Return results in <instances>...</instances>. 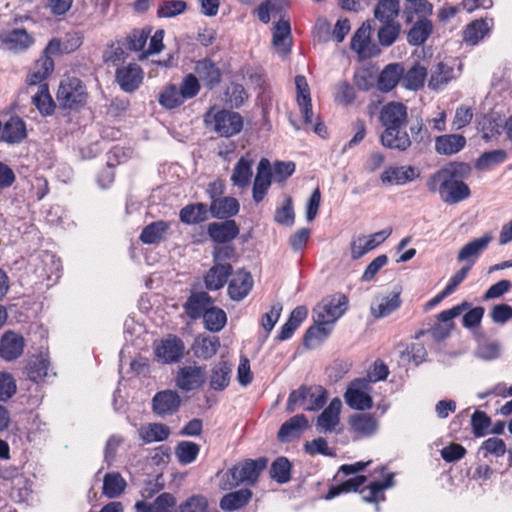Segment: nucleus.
Instances as JSON below:
<instances>
[{
	"label": "nucleus",
	"mask_w": 512,
	"mask_h": 512,
	"mask_svg": "<svg viewBox=\"0 0 512 512\" xmlns=\"http://www.w3.org/2000/svg\"><path fill=\"white\" fill-rule=\"evenodd\" d=\"M232 271L231 264H214L204 276L205 287L208 290L221 289L227 283Z\"/></svg>",
	"instance_id": "473e14b6"
},
{
	"label": "nucleus",
	"mask_w": 512,
	"mask_h": 512,
	"mask_svg": "<svg viewBox=\"0 0 512 512\" xmlns=\"http://www.w3.org/2000/svg\"><path fill=\"white\" fill-rule=\"evenodd\" d=\"M491 240V236L484 235L468 242L460 249L457 260L459 262L467 261L473 265L480 254L487 248Z\"/></svg>",
	"instance_id": "c9c22d12"
},
{
	"label": "nucleus",
	"mask_w": 512,
	"mask_h": 512,
	"mask_svg": "<svg viewBox=\"0 0 512 512\" xmlns=\"http://www.w3.org/2000/svg\"><path fill=\"white\" fill-rule=\"evenodd\" d=\"M371 386L366 378L353 380L344 393L346 404L354 410H369L373 407V399L369 392Z\"/></svg>",
	"instance_id": "6e6552de"
},
{
	"label": "nucleus",
	"mask_w": 512,
	"mask_h": 512,
	"mask_svg": "<svg viewBox=\"0 0 512 512\" xmlns=\"http://www.w3.org/2000/svg\"><path fill=\"white\" fill-rule=\"evenodd\" d=\"M401 5L399 0H378L374 7V17L379 22L397 21Z\"/></svg>",
	"instance_id": "c03bdc74"
},
{
	"label": "nucleus",
	"mask_w": 512,
	"mask_h": 512,
	"mask_svg": "<svg viewBox=\"0 0 512 512\" xmlns=\"http://www.w3.org/2000/svg\"><path fill=\"white\" fill-rule=\"evenodd\" d=\"M138 433L143 443L149 444L166 440L170 436L171 430L163 423H147L139 428Z\"/></svg>",
	"instance_id": "a19ab883"
},
{
	"label": "nucleus",
	"mask_w": 512,
	"mask_h": 512,
	"mask_svg": "<svg viewBox=\"0 0 512 512\" xmlns=\"http://www.w3.org/2000/svg\"><path fill=\"white\" fill-rule=\"evenodd\" d=\"M290 34L291 27L288 20L280 19L275 23L272 43L277 52L282 56L290 53Z\"/></svg>",
	"instance_id": "72a5a7b5"
},
{
	"label": "nucleus",
	"mask_w": 512,
	"mask_h": 512,
	"mask_svg": "<svg viewBox=\"0 0 512 512\" xmlns=\"http://www.w3.org/2000/svg\"><path fill=\"white\" fill-rule=\"evenodd\" d=\"M116 81L120 88L125 92H133L137 90L143 80V71L137 64H129L128 66L118 68L116 70Z\"/></svg>",
	"instance_id": "6ab92c4d"
},
{
	"label": "nucleus",
	"mask_w": 512,
	"mask_h": 512,
	"mask_svg": "<svg viewBox=\"0 0 512 512\" xmlns=\"http://www.w3.org/2000/svg\"><path fill=\"white\" fill-rule=\"evenodd\" d=\"M433 32V23L428 18H419L407 33V42L412 46H421Z\"/></svg>",
	"instance_id": "ea45409f"
},
{
	"label": "nucleus",
	"mask_w": 512,
	"mask_h": 512,
	"mask_svg": "<svg viewBox=\"0 0 512 512\" xmlns=\"http://www.w3.org/2000/svg\"><path fill=\"white\" fill-rule=\"evenodd\" d=\"M240 204L238 200L231 196L221 197L211 201L209 211L214 218L226 219L238 214Z\"/></svg>",
	"instance_id": "2f4dec72"
},
{
	"label": "nucleus",
	"mask_w": 512,
	"mask_h": 512,
	"mask_svg": "<svg viewBox=\"0 0 512 512\" xmlns=\"http://www.w3.org/2000/svg\"><path fill=\"white\" fill-rule=\"evenodd\" d=\"M392 233L391 228H386L378 231L368 237L359 236L351 243V257L353 259H359L363 257L369 251L377 248L383 243Z\"/></svg>",
	"instance_id": "2eb2a0df"
},
{
	"label": "nucleus",
	"mask_w": 512,
	"mask_h": 512,
	"mask_svg": "<svg viewBox=\"0 0 512 512\" xmlns=\"http://www.w3.org/2000/svg\"><path fill=\"white\" fill-rule=\"evenodd\" d=\"M271 178L270 161L267 158H262L258 163L252 188V197L255 203H260L264 199L271 186Z\"/></svg>",
	"instance_id": "dca6fc26"
},
{
	"label": "nucleus",
	"mask_w": 512,
	"mask_h": 512,
	"mask_svg": "<svg viewBox=\"0 0 512 512\" xmlns=\"http://www.w3.org/2000/svg\"><path fill=\"white\" fill-rule=\"evenodd\" d=\"M185 351L184 342L176 335L169 334L155 346V356L165 364L179 362Z\"/></svg>",
	"instance_id": "9d476101"
},
{
	"label": "nucleus",
	"mask_w": 512,
	"mask_h": 512,
	"mask_svg": "<svg viewBox=\"0 0 512 512\" xmlns=\"http://www.w3.org/2000/svg\"><path fill=\"white\" fill-rule=\"evenodd\" d=\"M470 172L469 164L451 162L429 176L427 187L438 192L444 203L457 204L470 197V188L463 181Z\"/></svg>",
	"instance_id": "f257e3e1"
},
{
	"label": "nucleus",
	"mask_w": 512,
	"mask_h": 512,
	"mask_svg": "<svg viewBox=\"0 0 512 512\" xmlns=\"http://www.w3.org/2000/svg\"><path fill=\"white\" fill-rule=\"evenodd\" d=\"M208 508L207 499L202 495H193L181 503L175 512H206Z\"/></svg>",
	"instance_id": "338daca9"
},
{
	"label": "nucleus",
	"mask_w": 512,
	"mask_h": 512,
	"mask_svg": "<svg viewBox=\"0 0 512 512\" xmlns=\"http://www.w3.org/2000/svg\"><path fill=\"white\" fill-rule=\"evenodd\" d=\"M56 96L62 107L72 110L85 105L88 94L80 79L69 77L61 81Z\"/></svg>",
	"instance_id": "423d86ee"
},
{
	"label": "nucleus",
	"mask_w": 512,
	"mask_h": 512,
	"mask_svg": "<svg viewBox=\"0 0 512 512\" xmlns=\"http://www.w3.org/2000/svg\"><path fill=\"white\" fill-rule=\"evenodd\" d=\"M200 88L197 77L190 73L183 78L179 86H165L158 96V102L163 108L172 110L180 107L186 100L194 98Z\"/></svg>",
	"instance_id": "7ed1b4c3"
},
{
	"label": "nucleus",
	"mask_w": 512,
	"mask_h": 512,
	"mask_svg": "<svg viewBox=\"0 0 512 512\" xmlns=\"http://www.w3.org/2000/svg\"><path fill=\"white\" fill-rule=\"evenodd\" d=\"M393 474H389L384 481H375L363 488L360 493L363 501L368 503L378 502L383 499L382 492L393 485Z\"/></svg>",
	"instance_id": "3c124183"
},
{
	"label": "nucleus",
	"mask_w": 512,
	"mask_h": 512,
	"mask_svg": "<svg viewBox=\"0 0 512 512\" xmlns=\"http://www.w3.org/2000/svg\"><path fill=\"white\" fill-rule=\"evenodd\" d=\"M348 298L341 293L322 301L314 308L316 324H333L347 310Z\"/></svg>",
	"instance_id": "0eeeda50"
},
{
	"label": "nucleus",
	"mask_w": 512,
	"mask_h": 512,
	"mask_svg": "<svg viewBox=\"0 0 512 512\" xmlns=\"http://www.w3.org/2000/svg\"><path fill=\"white\" fill-rule=\"evenodd\" d=\"M377 37L381 46L389 47L398 39L401 32V24L398 21L380 22Z\"/></svg>",
	"instance_id": "5fc2aeb1"
},
{
	"label": "nucleus",
	"mask_w": 512,
	"mask_h": 512,
	"mask_svg": "<svg viewBox=\"0 0 512 512\" xmlns=\"http://www.w3.org/2000/svg\"><path fill=\"white\" fill-rule=\"evenodd\" d=\"M54 70V61L49 57H40L35 62L33 70L27 75L28 85H36L45 80Z\"/></svg>",
	"instance_id": "49530a36"
},
{
	"label": "nucleus",
	"mask_w": 512,
	"mask_h": 512,
	"mask_svg": "<svg viewBox=\"0 0 512 512\" xmlns=\"http://www.w3.org/2000/svg\"><path fill=\"white\" fill-rule=\"evenodd\" d=\"M379 120L384 129L393 130V127H406L407 107L400 102H389L381 108Z\"/></svg>",
	"instance_id": "4468645a"
},
{
	"label": "nucleus",
	"mask_w": 512,
	"mask_h": 512,
	"mask_svg": "<svg viewBox=\"0 0 512 512\" xmlns=\"http://www.w3.org/2000/svg\"><path fill=\"white\" fill-rule=\"evenodd\" d=\"M32 103L44 116L54 112L55 104L46 84L39 86L37 93L32 97Z\"/></svg>",
	"instance_id": "4d7b16f0"
},
{
	"label": "nucleus",
	"mask_w": 512,
	"mask_h": 512,
	"mask_svg": "<svg viewBox=\"0 0 512 512\" xmlns=\"http://www.w3.org/2000/svg\"><path fill=\"white\" fill-rule=\"evenodd\" d=\"M427 75V69L420 65H414L406 73H403L402 84L410 90H417L423 86Z\"/></svg>",
	"instance_id": "13d9d810"
},
{
	"label": "nucleus",
	"mask_w": 512,
	"mask_h": 512,
	"mask_svg": "<svg viewBox=\"0 0 512 512\" xmlns=\"http://www.w3.org/2000/svg\"><path fill=\"white\" fill-rule=\"evenodd\" d=\"M24 337L12 330L6 331L0 338V358L11 362L23 355L25 348Z\"/></svg>",
	"instance_id": "ddd939ff"
},
{
	"label": "nucleus",
	"mask_w": 512,
	"mask_h": 512,
	"mask_svg": "<svg viewBox=\"0 0 512 512\" xmlns=\"http://www.w3.org/2000/svg\"><path fill=\"white\" fill-rule=\"evenodd\" d=\"M400 291H393L387 296L377 297L371 304V314L375 318H384L397 310L401 305Z\"/></svg>",
	"instance_id": "7c9ffc66"
},
{
	"label": "nucleus",
	"mask_w": 512,
	"mask_h": 512,
	"mask_svg": "<svg viewBox=\"0 0 512 512\" xmlns=\"http://www.w3.org/2000/svg\"><path fill=\"white\" fill-rule=\"evenodd\" d=\"M195 73L198 81H202L210 90L221 82V71L210 59L199 60L195 66Z\"/></svg>",
	"instance_id": "bb28decb"
},
{
	"label": "nucleus",
	"mask_w": 512,
	"mask_h": 512,
	"mask_svg": "<svg viewBox=\"0 0 512 512\" xmlns=\"http://www.w3.org/2000/svg\"><path fill=\"white\" fill-rule=\"evenodd\" d=\"M341 409V400L333 398L317 418L316 427L318 431L323 433L335 432L336 427L340 424Z\"/></svg>",
	"instance_id": "a211bd4d"
},
{
	"label": "nucleus",
	"mask_w": 512,
	"mask_h": 512,
	"mask_svg": "<svg viewBox=\"0 0 512 512\" xmlns=\"http://www.w3.org/2000/svg\"><path fill=\"white\" fill-rule=\"evenodd\" d=\"M507 158V153L505 150L497 149L492 151H487L481 154V156L477 159L475 167L478 170H489L492 167L503 163Z\"/></svg>",
	"instance_id": "052dcab7"
},
{
	"label": "nucleus",
	"mask_w": 512,
	"mask_h": 512,
	"mask_svg": "<svg viewBox=\"0 0 512 512\" xmlns=\"http://www.w3.org/2000/svg\"><path fill=\"white\" fill-rule=\"evenodd\" d=\"M406 127H393L384 129L380 136L381 144L388 149L406 151L411 146V139Z\"/></svg>",
	"instance_id": "412c9836"
},
{
	"label": "nucleus",
	"mask_w": 512,
	"mask_h": 512,
	"mask_svg": "<svg viewBox=\"0 0 512 512\" xmlns=\"http://www.w3.org/2000/svg\"><path fill=\"white\" fill-rule=\"evenodd\" d=\"M219 347L220 341L217 336L199 335L194 340L192 351L197 358L208 360L217 353Z\"/></svg>",
	"instance_id": "58836bf2"
},
{
	"label": "nucleus",
	"mask_w": 512,
	"mask_h": 512,
	"mask_svg": "<svg viewBox=\"0 0 512 512\" xmlns=\"http://www.w3.org/2000/svg\"><path fill=\"white\" fill-rule=\"evenodd\" d=\"M326 400L327 391L322 386L301 385L289 394L286 411L292 413L298 407L305 411H317L324 406Z\"/></svg>",
	"instance_id": "39448f33"
},
{
	"label": "nucleus",
	"mask_w": 512,
	"mask_h": 512,
	"mask_svg": "<svg viewBox=\"0 0 512 512\" xmlns=\"http://www.w3.org/2000/svg\"><path fill=\"white\" fill-rule=\"evenodd\" d=\"M475 354L485 361L498 359L501 355V344L497 340H484L478 345Z\"/></svg>",
	"instance_id": "e2e57ef3"
},
{
	"label": "nucleus",
	"mask_w": 512,
	"mask_h": 512,
	"mask_svg": "<svg viewBox=\"0 0 512 512\" xmlns=\"http://www.w3.org/2000/svg\"><path fill=\"white\" fill-rule=\"evenodd\" d=\"M49 361L43 357L36 358L28 364V377L34 382L42 380L48 374Z\"/></svg>",
	"instance_id": "774afa93"
},
{
	"label": "nucleus",
	"mask_w": 512,
	"mask_h": 512,
	"mask_svg": "<svg viewBox=\"0 0 512 512\" xmlns=\"http://www.w3.org/2000/svg\"><path fill=\"white\" fill-rule=\"evenodd\" d=\"M292 464L288 458L277 457L271 464L269 475L272 480L279 484H285L291 480Z\"/></svg>",
	"instance_id": "603ef678"
},
{
	"label": "nucleus",
	"mask_w": 512,
	"mask_h": 512,
	"mask_svg": "<svg viewBox=\"0 0 512 512\" xmlns=\"http://www.w3.org/2000/svg\"><path fill=\"white\" fill-rule=\"evenodd\" d=\"M370 31V24L363 23L351 39V49L357 52L361 57H371L373 55L368 51L370 45Z\"/></svg>",
	"instance_id": "de8ad7c7"
},
{
	"label": "nucleus",
	"mask_w": 512,
	"mask_h": 512,
	"mask_svg": "<svg viewBox=\"0 0 512 512\" xmlns=\"http://www.w3.org/2000/svg\"><path fill=\"white\" fill-rule=\"evenodd\" d=\"M213 304L212 297L204 291L192 293L184 303V310L190 319L203 318Z\"/></svg>",
	"instance_id": "4be33fe9"
},
{
	"label": "nucleus",
	"mask_w": 512,
	"mask_h": 512,
	"mask_svg": "<svg viewBox=\"0 0 512 512\" xmlns=\"http://www.w3.org/2000/svg\"><path fill=\"white\" fill-rule=\"evenodd\" d=\"M252 498L251 490L245 488L230 492L220 500V508L224 511H235L244 507Z\"/></svg>",
	"instance_id": "37998d69"
},
{
	"label": "nucleus",
	"mask_w": 512,
	"mask_h": 512,
	"mask_svg": "<svg viewBox=\"0 0 512 512\" xmlns=\"http://www.w3.org/2000/svg\"><path fill=\"white\" fill-rule=\"evenodd\" d=\"M200 452V446L191 441H181L175 447V455L178 461L187 465L194 462Z\"/></svg>",
	"instance_id": "bf43d9fd"
},
{
	"label": "nucleus",
	"mask_w": 512,
	"mask_h": 512,
	"mask_svg": "<svg viewBox=\"0 0 512 512\" xmlns=\"http://www.w3.org/2000/svg\"><path fill=\"white\" fill-rule=\"evenodd\" d=\"M253 164V159L250 158L248 155L242 156L237 161L233 168L230 178L233 186L238 187L240 189H245L249 186L253 175Z\"/></svg>",
	"instance_id": "c85d7f7f"
},
{
	"label": "nucleus",
	"mask_w": 512,
	"mask_h": 512,
	"mask_svg": "<svg viewBox=\"0 0 512 512\" xmlns=\"http://www.w3.org/2000/svg\"><path fill=\"white\" fill-rule=\"evenodd\" d=\"M253 285V280L248 272H238L228 285V294L232 300H242L248 295Z\"/></svg>",
	"instance_id": "4c0bfd02"
},
{
	"label": "nucleus",
	"mask_w": 512,
	"mask_h": 512,
	"mask_svg": "<svg viewBox=\"0 0 512 512\" xmlns=\"http://www.w3.org/2000/svg\"><path fill=\"white\" fill-rule=\"evenodd\" d=\"M308 426L307 417L304 414H297L281 425L277 437L281 442H288L294 438H299Z\"/></svg>",
	"instance_id": "a878e982"
},
{
	"label": "nucleus",
	"mask_w": 512,
	"mask_h": 512,
	"mask_svg": "<svg viewBox=\"0 0 512 512\" xmlns=\"http://www.w3.org/2000/svg\"><path fill=\"white\" fill-rule=\"evenodd\" d=\"M169 228L170 225L166 221L152 222L142 230L140 240L144 244H157L164 238Z\"/></svg>",
	"instance_id": "8fccbe9b"
},
{
	"label": "nucleus",
	"mask_w": 512,
	"mask_h": 512,
	"mask_svg": "<svg viewBox=\"0 0 512 512\" xmlns=\"http://www.w3.org/2000/svg\"><path fill=\"white\" fill-rule=\"evenodd\" d=\"M466 145L461 134H444L435 138L434 148L439 155L451 156L460 152Z\"/></svg>",
	"instance_id": "cd10ccee"
},
{
	"label": "nucleus",
	"mask_w": 512,
	"mask_h": 512,
	"mask_svg": "<svg viewBox=\"0 0 512 512\" xmlns=\"http://www.w3.org/2000/svg\"><path fill=\"white\" fill-rule=\"evenodd\" d=\"M469 307L470 302L463 301L450 309L440 312L437 316V322L428 331L431 337L436 341H441L447 338L455 327L452 320L462 314Z\"/></svg>",
	"instance_id": "1a4fd4ad"
},
{
	"label": "nucleus",
	"mask_w": 512,
	"mask_h": 512,
	"mask_svg": "<svg viewBox=\"0 0 512 512\" xmlns=\"http://www.w3.org/2000/svg\"><path fill=\"white\" fill-rule=\"evenodd\" d=\"M325 325L326 324H317L306 331L304 343L307 347L313 348L329 336L331 329L325 327Z\"/></svg>",
	"instance_id": "69168bd1"
},
{
	"label": "nucleus",
	"mask_w": 512,
	"mask_h": 512,
	"mask_svg": "<svg viewBox=\"0 0 512 512\" xmlns=\"http://www.w3.org/2000/svg\"><path fill=\"white\" fill-rule=\"evenodd\" d=\"M365 481H366V477L362 476V475H358L353 478H350L339 485L332 486L329 489L325 498L327 500H331L334 497L340 495L341 493L357 491L358 488L365 483Z\"/></svg>",
	"instance_id": "680f3d73"
},
{
	"label": "nucleus",
	"mask_w": 512,
	"mask_h": 512,
	"mask_svg": "<svg viewBox=\"0 0 512 512\" xmlns=\"http://www.w3.org/2000/svg\"><path fill=\"white\" fill-rule=\"evenodd\" d=\"M232 364L220 361L211 370L210 387L215 391L224 390L230 383Z\"/></svg>",
	"instance_id": "79ce46f5"
},
{
	"label": "nucleus",
	"mask_w": 512,
	"mask_h": 512,
	"mask_svg": "<svg viewBox=\"0 0 512 512\" xmlns=\"http://www.w3.org/2000/svg\"><path fill=\"white\" fill-rule=\"evenodd\" d=\"M2 42L8 49L22 51L32 44V38L25 29H14L1 36Z\"/></svg>",
	"instance_id": "09e8293b"
},
{
	"label": "nucleus",
	"mask_w": 512,
	"mask_h": 512,
	"mask_svg": "<svg viewBox=\"0 0 512 512\" xmlns=\"http://www.w3.org/2000/svg\"><path fill=\"white\" fill-rule=\"evenodd\" d=\"M494 25L492 18L476 19L470 22L463 30V42L470 46L477 45L485 37H487Z\"/></svg>",
	"instance_id": "aec40b11"
},
{
	"label": "nucleus",
	"mask_w": 512,
	"mask_h": 512,
	"mask_svg": "<svg viewBox=\"0 0 512 512\" xmlns=\"http://www.w3.org/2000/svg\"><path fill=\"white\" fill-rule=\"evenodd\" d=\"M349 425L352 431L362 438L373 436L379 428L378 420L371 413H359L351 416Z\"/></svg>",
	"instance_id": "b1692460"
},
{
	"label": "nucleus",
	"mask_w": 512,
	"mask_h": 512,
	"mask_svg": "<svg viewBox=\"0 0 512 512\" xmlns=\"http://www.w3.org/2000/svg\"><path fill=\"white\" fill-rule=\"evenodd\" d=\"M295 85L297 89V103L303 116L304 123L306 125H312V103L310 89L306 78L302 75H297L295 77Z\"/></svg>",
	"instance_id": "5701e85b"
},
{
	"label": "nucleus",
	"mask_w": 512,
	"mask_h": 512,
	"mask_svg": "<svg viewBox=\"0 0 512 512\" xmlns=\"http://www.w3.org/2000/svg\"><path fill=\"white\" fill-rule=\"evenodd\" d=\"M204 122L208 128L226 138L239 134L243 129V118L239 113L215 106L204 114Z\"/></svg>",
	"instance_id": "20e7f679"
},
{
	"label": "nucleus",
	"mask_w": 512,
	"mask_h": 512,
	"mask_svg": "<svg viewBox=\"0 0 512 512\" xmlns=\"http://www.w3.org/2000/svg\"><path fill=\"white\" fill-rule=\"evenodd\" d=\"M203 377V371L200 367L185 366L179 369L175 382L181 390L189 392L201 386Z\"/></svg>",
	"instance_id": "393cba45"
},
{
	"label": "nucleus",
	"mask_w": 512,
	"mask_h": 512,
	"mask_svg": "<svg viewBox=\"0 0 512 512\" xmlns=\"http://www.w3.org/2000/svg\"><path fill=\"white\" fill-rule=\"evenodd\" d=\"M209 237L217 244H229L240 233L235 220L228 219L222 222H212L207 227Z\"/></svg>",
	"instance_id": "f3484780"
},
{
	"label": "nucleus",
	"mask_w": 512,
	"mask_h": 512,
	"mask_svg": "<svg viewBox=\"0 0 512 512\" xmlns=\"http://www.w3.org/2000/svg\"><path fill=\"white\" fill-rule=\"evenodd\" d=\"M452 77L453 69L450 66L439 62L431 71L428 86L433 90H441L448 84Z\"/></svg>",
	"instance_id": "864d4df0"
},
{
	"label": "nucleus",
	"mask_w": 512,
	"mask_h": 512,
	"mask_svg": "<svg viewBox=\"0 0 512 512\" xmlns=\"http://www.w3.org/2000/svg\"><path fill=\"white\" fill-rule=\"evenodd\" d=\"M267 457L245 459L228 469L221 479L223 490L233 489L240 484L254 485L262 471L267 467Z\"/></svg>",
	"instance_id": "f03ea898"
},
{
	"label": "nucleus",
	"mask_w": 512,
	"mask_h": 512,
	"mask_svg": "<svg viewBox=\"0 0 512 512\" xmlns=\"http://www.w3.org/2000/svg\"><path fill=\"white\" fill-rule=\"evenodd\" d=\"M209 208L205 203H193L184 206L179 212L180 221L187 225L205 222L209 218Z\"/></svg>",
	"instance_id": "e433bc0d"
},
{
	"label": "nucleus",
	"mask_w": 512,
	"mask_h": 512,
	"mask_svg": "<svg viewBox=\"0 0 512 512\" xmlns=\"http://www.w3.org/2000/svg\"><path fill=\"white\" fill-rule=\"evenodd\" d=\"M204 327L211 332L221 331L227 323L225 311L219 307L211 305L203 317Z\"/></svg>",
	"instance_id": "6e6d98bb"
},
{
	"label": "nucleus",
	"mask_w": 512,
	"mask_h": 512,
	"mask_svg": "<svg viewBox=\"0 0 512 512\" xmlns=\"http://www.w3.org/2000/svg\"><path fill=\"white\" fill-rule=\"evenodd\" d=\"M25 122L17 117H11L3 126L1 140L8 144L20 143L26 138Z\"/></svg>",
	"instance_id": "f704fd0d"
},
{
	"label": "nucleus",
	"mask_w": 512,
	"mask_h": 512,
	"mask_svg": "<svg viewBox=\"0 0 512 512\" xmlns=\"http://www.w3.org/2000/svg\"><path fill=\"white\" fill-rule=\"evenodd\" d=\"M181 406V398L177 391L162 390L152 398V411L159 417H166L176 413Z\"/></svg>",
	"instance_id": "f8f14e48"
},
{
	"label": "nucleus",
	"mask_w": 512,
	"mask_h": 512,
	"mask_svg": "<svg viewBox=\"0 0 512 512\" xmlns=\"http://www.w3.org/2000/svg\"><path fill=\"white\" fill-rule=\"evenodd\" d=\"M420 171L411 165L387 166L380 175L382 184L389 186H403L417 179Z\"/></svg>",
	"instance_id": "9b49d317"
},
{
	"label": "nucleus",
	"mask_w": 512,
	"mask_h": 512,
	"mask_svg": "<svg viewBox=\"0 0 512 512\" xmlns=\"http://www.w3.org/2000/svg\"><path fill=\"white\" fill-rule=\"evenodd\" d=\"M187 4L182 0L163 1L157 9L159 18H172L185 12Z\"/></svg>",
	"instance_id": "0e129e2a"
},
{
	"label": "nucleus",
	"mask_w": 512,
	"mask_h": 512,
	"mask_svg": "<svg viewBox=\"0 0 512 512\" xmlns=\"http://www.w3.org/2000/svg\"><path fill=\"white\" fill-rule=\"evenodd\" d=\"M404 67L400 63L385 66L378 76L377 86L382 92H389L402 80Z\"/></svg>",
	"instance_id": "c756f323"
},
{
	"label": "nucleus",
	"mask_w": 512,
	"mask_h": 512,
	"mask_svg": "<svg viewBox=\"0 0 512 512\" xmlns=\"http://www.w3.org/2000/svg\"><path fill=\"white\" fill-rule=\"evenodd\" d=\"M127 486L125 479L119 472L107 473L103 478L102 493L108 498H117Z\"/></svg>",
	"instance_id": "a18cd8bd"
}]
</instances>
